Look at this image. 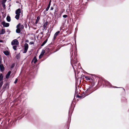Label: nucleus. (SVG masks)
I'll return each instance as SVG.
<instances>
[{
	"instance_id": "473e14b6",
	"label": "nucleus",
	"mask_w": 129,
	"mask_h": 129,
	"mask_svg": "<svg viewBox=\"0 0 129 129\" xmlns=\"http://www.w3.org/2000/svg\"><path fill=\"white\" fill-rule=\"evenodd\" d=\"M49 8V7H47L45 11H47L48 10Z\"/></svg>"
},
{
	"instance_id": "412c9836",
	"label": "nucleus",
	"mask_w": 129,
	"mask_h": 129,
	"mask_svg": "<svg viewBox=\"0 0 129 129\" xmlns=\"http://www.w3.org/2000/svg\"><path fill=\"white\" fill-rule=\"evenodd\" d=\"M47 22H46L44 23V24L43 25V27L44 28H45L46 27V26L47 25Z\"/></svg>"
},
{
	"instance_id": "6ab92c4d",
	"label": "nucleus",
	"mask_w": 129,
	"mask_h": 129,
	"mask_svg": "<svg viewBox=\"0 0 129 129\" xmlns=\"http://www.w3.org/2000/svg\"><path fill=\"white\" fill-rule=\"evenodd\" d=\"M75 59H73L72 60V61H73V63H75L77 62V60L76 58H75Z\"/></svg>"
},
{
	"instance_id": "9b49d317",
	"label": "nucleus",
	"mask_w": 129,
	"mask_h": 129,
	"mask_svg": "<svg viewBox=\"0 0 129 129\" xmlns=\"http://www.w3.org/2000/svg\"><path fill=\"white\" fill-rule=\"evenodd\" d=\"M16 57L17 59H20V55L19 53L16 55Z\"/></svg>"
},
{
	"instance_id": "a211bd4d",
	"label": "nucleus",
	"mask_w": 129,
	"mask_h": 129,
	"mask_svg": "<svg viewBox=\"0 0 129 129\" xmlns=\"http://www.w3.org/2000/svg\"><path fill=\"white\" fill-rule=\"evenodd\" d=\"M45 52V50H43L40 54L43 56Z\"/></svg>"
},
{
	"instance_id": "9d476101",
	"label": "nucleus",
	"mask_w": 129,
	"mask_h": 129,
	"mask_svg": "<svg viewBox=\"0 0 129 129\" xmlns=\"http://www.w3.org/2000/svg\"><path fill=\"white\" fill-rule=\"evenodd\" d=\"M105 85L107 86H110V84L109 82L107 81H105Z\"/></svg>"
},
{
	"instance_id": "39448f33",
	"label": "nucleus",
	"mask_w": 129,
	"mask_h": 129,
	"mask_svg": "<svg viewBox=\"0 0 129 129\" xmlns=\"http://www.w3.org/2000/svg\"><path fill=\"white\" fill-rule=\"evenodd\" d=\"M59 33V31H58L57 32H56L55 33L53 37V39L54 40L55 39L57 36L58 35V34Z\"/></svg>"
},
{
	"instance_id": "7ed1b4c3",
	"label": "nucleus",
	"mask_w": 129,
	"mask_h": 129,
	"mask_svg": "<svg viewBox=\"0 0 129 129\" xmlns=\"http://www.w3.org/2000/svg\"><path fill=\"white\" fill-rule=\"evenodd\" d=\"M20 25V23H19L16 26L17 29H16V32L17 33H19L21 31V29L19 28V27Z\"/></svg>"
},
{
	"instance_id": "ea45409f",
	"label": "nucleus",
	"mask_w": 129,
	"mask_h": 129,
	"mask_svg": "<svg viewBox=\"0 0 129 129\" xmlns=\"http://www.w3.org/2000/svg\"><path fill=\"white\" fill-rule=\"evenodd\" d=\"M40 34H43V32H41V33Z\"/></svg>"
},
{
	"instance_id": "c85d7f7f",
	"label": "nucleus",
	"mask_w": 129,
	"mask_h": 129,
	"mask_svg": "<svg viewBox=\"0 0 129 129\" xmlns=\"http://www.w3.org/2000/svg\"><path fill=\"white\" fill-rule=\"evenodd\" d=\"M3 84V82H1L0 83V87H1Z\"/></svg>"
},
{
	"instance_id": "a878e982",
	"label": "nucleus",
	"mask_w": 129,
	"mask_h": 129,
	"mask_svg": "<svg viewBox=\"0 0 129 129\" xmlns=\"http://www.w3.org/2000/svg\"><path fill=\"white\" fill-rule=\"evenodd\" d=\"M85 78L86 79V80H90V78L89 77H85Z\"/></svg>"
},
{
	"instance_id": "cd10ccee",
	"label": "nucleus",
	"mask_w": 129,
	"mask_h": 129,
	"mask_svg": "<svg viewBox=\"0 0 129 129\" xmlns=\"http://www.w3.org/2000/svg\"><path fill=\"white\" fill-rule=\"evenodd\" d=\"M68 17V16L66 15H64L63 16V17L64 18H66Z\"/></svg>"
},
{
	"instance_id": "4be33fe9",
	"label": "nucleus",
	"mask_w": 129,
	"mask_h": 129,
	"mask_svg": "<svg viewBox=\"0 0 129 129\" xmlns=\"http://www.w3.org/2000/svg\"><path fill=\"white\" fill-rule=\"evenodd\" d=\"M19 28H20V29H22L24 28V26L23 25H20V26L19 27Z\"/></svg>"
},
{
	"instance_id": "2f4dec72",
	"label": "nucleus",
	"mask_w": 129,
	"mask_h": 129,
	"mask_svg": "<svg viewBox=\"0 0 129 129\" xmlns=\"http://www.w3.org/2000/svg\"><path fill=\"white\" fill-rule=\"evenodd\" d=\"M14 64H13L11 66V68H13L14 67Z\"/></svg>"
},
{
	"instance_id": "f257e3e1",
	"label": "nucleus",
	"mask_w": 129,
	"mask_h": 129,
	"mask_svg": "<svg viewBox=\"0 0 129 129\" xmlns=\"http://www.w3.org/2000/svg\"><path fill=\"white\" fill-rule=\"evenodd\" d=\"M21 13V10L20 8L18 9L16 11L15 14H16L15 18L17 20L19 19V16L20 15V13Z\"/></svg>"
},
{
	"instance_id": "a19ab883",
	"label": "nucleus",
	"mask_w": 129,
	"mask_h": 129,
	"mask_svg": "<svg viewBox=\"0 0 129 129\" xmlns=\"http://www.w3.org/2000/svg\"><path fill=\"white\" fill-rule=\"evenodd\" d=\"M26 42H28V40H26Z\"/></svg>"
},
{
	"instance_id": "423d86ee",
	"label": "nucleus",
	"mask_w": 129,
	"mask_h": 129,
	"mask_svg": "<svg viewBox=\"0 0 129 129\" xmlns=\"http://www.w3.org/2000/svg\"><path fill=\"white\" fill-rule=\"evenodd\" d=\"M0 69L1 71L3 72L4 70V68L3 64H0Z\"/></svg>"
},
{
	"instance_id": "79ce46f5",
	"label": "nucleus",
	"mask_w": 129,
	"mask_h": 129,
	"mask_svg": "<svg viewBox=\"0 0 129 129\" xmlns=\"http://www.w3.org/2000/svg\"><path fill=\"white\" fill-rule=\"evenodd\" d=\"M45 11H44V14H45V15H46V14H45Z\"/></svg>"
},
{
	"instance_id": "20e7f679",
	"label": "nucleus",
	"mask_w": 129,
	"mask_h": 129,
	"mask_svg": "<svg viewBox=\"0 0 129 129\" xmlns=\"http://www.w3.org/2000/svg\"><path fill=\"white\" fill-rule=\"evenodd\" d=\"M2 24L4 27H8L9 25V23H6L4 21L2 22Z\"/></svg>"
},
{
	"instance_id": "6e6552de",
	"label": "nucleus",
	"mask_w": 129,
	"mask_h": 129,
	"mask_svg": "<svg viewBox=\"0 0 129 129\" xmlns=\"http://www.w3.org/2000/svg\"><path fill=\"white\" fill-rule=\"evenodd\" d=\"M5 32V30L4 29H2L0 31V34H4Z\"/></svg>"
},
{
	"instance_id": "f8f14e48",
	"label": "nucleus",
	"mask_w": 129,
	"mask_h": 129,
	"mask_svg": "<svg viewBox=\"0 0 129 129\" xmlns=\"http://www.w3.org/2000/svg\"><path fill=\"white\" fill-rule=\"evenodd\" d=\"M48 40V39H47L45 41H44L41 45V46H44L47 42Z\"/></svg>"
},
{
	"instance_id": "5701e85b",
	"label": "nucleus",
	"mask_w": 129,
	"mask_h": 129,
	"mask_svg": "<svg viewBox=\"0 0 129 129\" xmlns=\"http://www.w3.org/2000/svg\"><path fill=\"white\" fill-rule=\"evenodd\" d=\"M51 0H50L49 2V4L48 5V7L50 8V5H51Z\"/></svg>"
},
{
	"instance_id": "c756f323",
	"label": "nucleus",
	"mask_w": 129,
	"mask_h": 129,
	"mask_svg": "<svg viewBox=\"0 0 129 129\" xmlns=\"http://www.w3.org/2000/svg\"><path fill=\"white\" fill-rule=\"evenodd\" d=\"M34 44V42H31L29 43V44L30 45L33 44Z\"/></svg>"
},
{
	"instance_id": "aec40b11",
	"label": "nucleus",
	"mask_w": 129,
	"mask_h": 129,
	"mask_svg": "<svg viewBox=\"0 0 129 129\" xmlns=\"http://www.w3.org/2000/svg\"><path fill=\"white\" fill-rule=\"evenodd\" d=\"M40 19V17L39 16H38L37 17V19H36V23H37L38 22V21H39Z\"/></svg>"
},
{
	"instance_id": "dca6fc26",
	"label": "nucleus",
	"mask_w": 129,
	"mask_h": 129,
	"mask_svg": "<svg viewBox=\"0 0 129 129\" xmlns=\"http://www.w3.org/2000/svg\"><path fill=\"white\" fill-rule=\"evenodd\" d=\"M3 76L2 74H0V81L2 80L3 79Z\"/></svg>"
},
{
	"instance_id": "58836bf2",
	"label": "nucleus",
	"mask_w": 129,
	"mask_h": 129,
	"mask_svg": "<svg viewBox=\"0 0 129 129\" xmlns=\"http://www.w3.org/2000/svg\"><path fill=\"white\" fill-rule=\"evenodd\" d=\"M3 42V41L2 40H0V42Z\"/></svg>"
},
{
	"instance_id": "393cba45",
	"label": "nucleus",
	"mask_w": 129,
	"mask_h": 129,
	"mask_svg": "<svg viewBox=\"0 0 129 129\" xmlns=\"http://www.w3.org/2000/svg\"><path fill=\"white\" fill-rule=\"evenodd\" d=\"M7 1V0H2V4H5V3Z\"/></svg>"
},
{
	"instance_id": "7c9ffc66",
	"label": "nucleus",
	"mask_w": 129,
	"mask_h": 129,
	"mask_svg": "<svg viewBox=\"0 0 129 129\" xmlns=\"http://www.w3.org/2000/svg\"><path fill=\"white\" fill-rule=\"evenodd\" d=\"M18 80V79H16L15 81V82H14V83H15V84H16L17 82V81Z\"/></svg>"
},
{
	"instance_id": "1a4fd4ad",
	"label": "nucleus",
	"mask_w": 129,
	"mask_h": 129,
	"mask_svg": "<svg viewBox=\"0 0 129 129\" xmlns=\"http://www.w3.org/2000/svg\"><path fill=\"white\" fill-rule=\"evenodd\" d=\"M3 53L6 55L7 56L9 55V51H4Z\"/></svg>"
},
{
	"instance_id": "ddd939ff",
	"label": "nucleus",
	"mask_w": 129,
	"mask_h": 129,
	"mask_svg": "<svg viewBox=\"0 0 129 129\" xmlns=\"http://www.w3.org/2000/svg\"><path fill=\"white\" fill-rule=\"evenodd\" d=\"M7 20L8 22H10L11 21V18L10 16H7Z\"/></svg>"
},
{
	"instance_id": "4468645a",
	"label": "nucleus",
	"mask_w": 129,
	"mask_h": 129,
	"mask_svg": "<svg viewBox=\"0 0 129 129\" xmlns=\"http://www.w3.org/2000/svg\"><path fill=\"white\" fill-rule=\"evenodd\" d=\"M24 48H28V45L27 44L25 43L24 45Z\"/></svg>"
},
{
	"instance_id": "e433bc0d",
	"label": "nucleus",
	"mask_w": 129,
	"mask_h": 129,
	"mask_svg": "<svg viewBox=\"0 0 129 129\" xmlns=\"http://www.w3.org/2000/svg\"><path fill=\"white\" fill-rule=\"evenodd\" d=\"M3 4V7L4 8H5V6H5V4Z\"/></svg>"
},
{
	"instance_id": "bb28decb",
	"label": "nucleus",
	"mask_w": 129,
	"mask_h": 129,
	"mask_svg": "<svg viewBox=\"0 0 129 129\" xmlns=\"http://www.w3.org/2000/svg\"><path fill=\"white\" fill-rule=\"evenodd\" d=\"M24 49V51L23 52V53H26L27 52L28 49Z\"/></svg>"
},
{
	"instance_id": "f704fd0d",
	"label": "nucleus",
	"mask_w": 129,
	"mask_h": 129,
	"mask_svg": "<svg viewBox=\"0 0 129 129\" xmlns=\"http://www.w3.org/2000/svg\"><path fill=\"white\" fill-rule=\"evenodd\" d=\"M17 46L16 45L14 46H13V48H17Z\"/></svg>"
},
{
	"instance_id": "0eeeda50",
	"label": "nucleus",
	"mask_w": 129,
	"mask_h": 129,
	"mask_svg": "<svg viewBox=\"0 0 129 129\" xmlns=\"http://www.w3.org/2000/svg\"><path fill=\"white\" fill-rule=\"evenodd\" d=\"M11 71H9L8 73L6 74V77L7 79L9 78V76L11 74Z\"/></svg>"
},
{
	"instance_id": "c03bdc74",
	"label": "nucleus",
	"mask_w": 129,
	"mask_h": 129,
	"mask_svg": "<svg viewBox=\"0 0 129 129\" xmlns=\"http://www.w3.org/2000/svg\"><path fill=\"white\" fill-rule=\"evenodd\" d=\"M16 2V3H18V1H17V2Z\"/></svg>"
},
{
	"instance_id": "c9c22d12",
	"label": "nucleus",
	"mask_w": 129,
	"mask_h": 129,
	"mask_svg": "<svg viewBox=\"0 0 129 129\" xmlns=\"http://www.w3.org/2000/svg\"><path fill=\"white\" fill-rule=\"evenodd\" d=\"M77 97L79 98H82V97L81 96H80L79 95H77Z\"/></svg>"
},
{
	"instance_id": "37998d69",
	"label": "nucleus",
	"mask_w": 129,
	"mask_h": 129,
	"mask_svg": "<svg viewBox=\"0 0 129 129\" xmlns=\"http://www.w3.org/2000/svg\"><path fill=\"white\" fill-rule=\"evenodd\" d=\"M14 49L15 50H16L17 49Z\"/></svg>"
},
{
	"instance_id": "2eb2a0df",
	"label": "nucleus",
	"mask_w": 129,
	"mask_h": 129,
	"mask_svg": "<svg viewBox=\"0 0 129 129\" xmlns=\"http://www.w3.org/2000/svg\"><path fill=\"white\" fill-rule=\"evenodd\" d=\"M33 60L34 61V63H36L37 61V59L36 56H35Z\"/></svg>"
},
{
	"instance_id": "4c0bfd02",
	"label": "nucleus",
	"mask_w": 129,
	"mask_h": 129,
	"mask_svg": "<svg viewBox=\"0 0 129 129\" xmlns=\"http://www.w3.org/2000/svg\"><path fill=\"white\" fill-rule=\"evenodd\" d=\"M51 10H53V8L52 7H51Z\"/></svg>"
},
{
	"instance_id": "f03ea898",
	"label": "nucleus",
	"mask_w": 129,
	"mask_h": 129,
	"mask_svg": "<svg viewBox=\"0 0 129 129\" xmlns=\"http://www.w3.org/2000/svg\"><path fill=\"white\" fill-rule=\"evenodd\" d=\"M19 44L18 41L17 39H14L11 42V44L12 45H18Z\"/></svg>"
},
{
	"instance_id": "72a5a7b5",
	"label": "nucleus",
	"mask_w": 129,
	"mask_h": 129,
	"mask_svg": "<svg viewBox=\"0 0 129 129\" xmlns=\"http://www.w3.org/2000/svg\"><path fill=\"white\" fill-rule=\"evenodd\" d=\"M43 56V55H41V54H40V55L39 56V58H41Z\"/></svg>"
},
{
	"instance_id": "b1692460",
	"label": "nucleus",
	"mask_w": 129,
	"mask_h": 129,
	"mask_svg": "<svg viewBox=\"0 0 129 129\" xmlns=\"http://www.w3.org/2000/svg\"><path fill=\"white\" fill-rule=\"evenodd\" d=\"M46 35L47 36H48V37L47 38H48L50 36V34H49V31H48V33L46 34Z\"/></svg>"
},
{
	"instance_id": "f3484780",
	"label": "nucleus",
	"mask_w": 129,
	"mask_h": 129,
	"mask_svg": "<svg viewBox=\"0 0 129 129\" xmlns=\"http://www.w3.org/2000/svg\"><path fill=\"white\" fill-rule=\"evenodd\" d=\"M9 86V84L8 83H7L5 85L4 88H6L7 87L8 88Z\"/></svg>"
}]
</instances>
